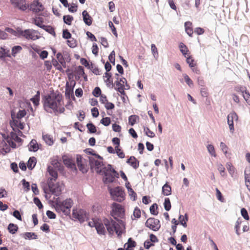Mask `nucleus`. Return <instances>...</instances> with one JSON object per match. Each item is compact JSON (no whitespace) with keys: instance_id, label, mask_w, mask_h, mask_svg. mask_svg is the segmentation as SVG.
I'll return each instance as SVG.
<instances>
[{"instance_id":"f257e3e1","label":"nucleus","mask_w":250,"mask_h":250,"mask_svg":"<svg viewBox=\"0 0 250 250\" xmlns=\"http://www.w3.org/2000/svg\"><path fill=\"white\" fill-rule=\"evenodd\" d=\"M43 107L46 112L55 115L63 113L65 109L62 95L56 92L46 96L43 99Z\"/></svg>"},{"instance_id":"f03ea898","label":"nucleus","mask_w":250,"mask_h":250,"mask_svg":"<svg viewBox=\"0 0 250 250\" xmlns=\"http://www.w3.org/2000/svg\"><path fill=\"white\" fill-rule=\"evenodd\" d=\"M26 112L24 109L20 110L16 114L12 112L11 113L12 121L10 125L15 131H19V135H22L21 130H22L25 125L23 121V118L26 115Z\"/></svg>"},{"instance_id":"7ed1b4c3","label":"nucleus","mask_w":250,"mask_h":250,"mask_svg":"<svg viewBox=\"0 0 250 250\" xmlns=\"http://www.w3.org/2000/svg\"><path fill=\"white\" fill-rule=\"evenodd\" d=\"M21 141V139L18 137L16 133L11 132L7 141L8 146L6 144L5 141L3 142H1L0 144V148L2 149L5 153L8 152L10 150L9 146L15 148L17 146L16 143H20Z\"/></svg>"},{"instance_id":"20e7f679","label":"nucleus","mask_w":250,"mask_h":250,"mask_svg":"<svg viewBox=\"0 0 250 250\" xmlns=\"http://www.w3.org/2000/svg\"><path fill=\"white\" fill-rule=\"evenodd\" d=\"M100 174L104 176L103 182L105 184L114 182L115 179V177L118 176V173L112 168L111 165H107L105 166Z\"/></svg>"},{"instance_id":"39448f33","label":"nucleus","mask_w":250,"mask_h":250,"mask_svg":"<svg viewBox=\"0 0 250 250\" xmlns=\"http://www.w3.org/2000/svg\"><path fill=\"white\" fill-rule=\"evenodd\" d=\"M72 204L73 201L70 199H66L63 202H58L55 205L56 210L58 212H62L67 215L70 213Z\"/></svg>"},{"instance_id":"423d86ee","label":"nucleus","mask_w":250,"mask_h":250,"mask_svg":"<svg viewBox=\"0 0 250 250\" xmlns=\"http://www.w3.org/2000/svg\"><path fill=\"white\" fill-rule=\"evenodd\" d=\"M111 208V215L115 219L117 217L123 218L125 216V209L121 205L114 203L112 204Z\"/></svg>"},{"instance_id":"0eeeda50","label":"nucleus","mask_w":250,"mask_h":250,"mask_svg":"<svg viewBox=\"0 0 250 250\" xmlns=\"http://www.w3.org/2000/svg\"><path fill=\"white\" fill-rule=\"evenodd\" d=\"M108 189L113 199L118 202H122L125 198V193L122 188L119 187L112 188L108 187Z\"/></svg>"},{"instance_id":"6e6552de","label":"nucleus","mask_w":250,"mask_h":250,"mask_svg":"<svg viewBox=\"0 0 250 250\" xmlns=\"http://www.w3.org/2000/svg\"><path fill=\"white\" fill-rule=\"evenodd\" d=\"M18 32L20 36L27 40H36L40 37L39 33L32 29H26L24 31L20 30H18Z\"/></svg>"},{"instance_id":"1a4fd4ad","label":"nucleus","mask_w":250,"mask_h":250,"mask_svg":"<svg viewBox=\"0 0 250 250\" xmlns=\"http://www.w3.org/2000/svg\"><path fill=\"white\" fill-rule=\"evenodd\" d=\"M48 185L50 191L56 196L59 195L63 188V185L57 183L54 184L52 180H48Z\"/></svg>"},{"instance_id":"9d476101","label":"nucleus","mask_w":250,"mask_h":250,"mask_svg":"<svg viewBox=\"0 0 250 250\" xmlns=\"http://www.w3.org/2000/svg\"><path fill=\"white\" fill-rule=\"evenodd\" d=\"M90 166L92 169L100 174L105 166H104L102 161L95 159L90 160Z\"/></svg>"},{"instance_id":"9b49d317","label":"nucleus","mask_w":250,"mask_h":250,"mask_svg":"<svg viewBox=\"0 0 250 250\" xmlns=\"http://www.w3.org/2000/svg\"><path fill=\"white\" fill-rule=\"evenodd\" d=\"M117 81L115 82L116 87L115 88L118 92H119L122 95H125V86L126 88L129 87V85L127 84V82L125 78H122L118 80V78H117Z\"/></svg>"},{"instance_id":"f8f14e48","label":"nucleus","mask_w":250,"mask_h":250,"mask_svg":"<svg viewBox=\"0 0 250 250\" xmlns=\"http://www.w3.org/2000/svg\"><path fill=\"white\" fill-rule=\"evenodd\" d=\"M73 217L79 220L80 222H83L88 218L86 212L82 209H75L73 210Z\"/></svg>"},{"instance_id":"ddd939ff","label":"nucleus","mask_w":250,"mask_h":250,"mask_svg":"<svg viewBox=\"0 0 250 250\" xmlns=\"http://www.w3.org/2000/svg\"><path fill=\"white\" fill-rule=\"evenodd\" d=\"M146 226L154 231L158 230L161 227L159 220L153 218H150L147 220Z\"/></svg>"},{"instance_id":"4468645a","label":"nucleus","mask_w":250,"mask_h":250,"mask_svg":"<svg viewBox=\"0 0 250 250\" xmlns=\"http://www.w3.org/2000/svg\"><path fill=\"white\" fill-rule=\"evenodd\" d=\"M11 3L19 10L24 11L29 7V4L25 0H11Z\"/></svg>"},{"instance_id":"2eb2a0df","label":"nucleus","mask_w":250,"mask_h":250,"mask_svg":"<svg viewBox=\"0 0 250 250\" xmlns=\"http://www.w3.org/2000/svg\"><path fill=\"white\" fill-rule=\"evenodd\" d=\"M114 231L118 235H120L125 229V225L122 220L116 219L114 220Z\"/></svg>"},{"instance_id":"dca6fc26","label":"nucleus","mask_w":250,"mask_h":250,"mask_svg":"<svg viewBox=\"0 0 250 250\" xmlns=\"http://www.w3.org/2000/svg\"><path fill=\"white\" fill-rule=\"evenodd\" d=\"M238 116L235 112H231L228 115V124L229 125V130L231 132H233L234 130V121H236L238 120Z\"/></svg>"},{"instance_id":"f3484780","label":"nucleus","mask_w":250,"mask_h":250,"mask_svg":"<svg viewBox=\"0 0 250 250\" xmlns=\"http://www.w3.org/2000/svg\"><path fill=\"white\" fill-rule=\"evenodd\" d=\"M30 10H32V11L34 12H39L40 11H41L43 10V6L39 2L38 0H34L30 5L29 6Z\"/></svg>"},{"instance_id":"a211bd4d","label":"nucleus","mask_w":250,"mask_h":250,"mask_svg":"<svg viewBox=\"0 0 250 250\" xmlns=\"http://www.w3.org/2000/svg\"><path fill=\"white\" fill-rule=\"evenodd\" d=\"M104 225L106 226L107 231L110 234L113 233L114 231V220L106 219L104 221Z\"/></svg>"},{"instance_id":"6ab92c4d","label":"nucleus","mask_w":250,"mask_h":250,"mask_svg":"<svg viewBox=\"0 0 250 250\" xmlns=\"http://www.w3.org/2000/svg\"><path fill=\"white\" fill-rule=\"evenodd\" d=\"M63 162L64 164L67 167H70L72 169L74 168L76 170L75 165L74 163V161L72 160L71 158L69 157L64 155L62 157Z\"/></svg>"},{"instance_id":"aec40b11","label":"nucleus","mask_w":250,"mask_h":250,"mask_svg":"<svg viewBox=\"0 0 250 250\" xmlns=\"http://www.w3.org/2000/svg\"><path fill=\"white\" fill-rule=\"evenodd\" d=\"M77 164L80 171L83 173L87 172V168L84 164L82 157L80 156L77 157Z\"/></svg>"},{"instance_id":"412c9836","label":"nucleus","mask_w":250,"mask_h":250,"mask_svg":"<svg viewBox=\"0 0 250 250\" xmlns=\"http://www.w3.org/2000/svg\"><path fill=\"white\" fill-rule=\"evenodd\" d=\"M83 21L85 24L90 26L92 23V19L86 10L82 12Z\"/></svg>"},{"instance_id":"4be33fe9","label":"nucleus","mask_w":250,"mask_h":250,"mask_svg":"<svg viewBox=\"0 0 250 250\" xmlns=\"http://www.w3.org/2000/svg\"><path fill=\"white\" fill-rule=\"evenodd\" d=\"M47 171L49 175L52 177L51 178H49L48 180H52V182H55L58 177L57 171L53 169V167L52 166L48 167Z\"/></svg>"},{"instance_id":"5701e85b","label":"nucleus","mask_w":250,"mask_h":250,"mask_svg":"<svg viewBox=\"0 0 250 250\" xmlns=\"http://www.w3.org/2000/svg\"><path fill=\"white\" fill-rule=\"evenodd\" d=\"M226 167L227 170L232 178L236 176V172L235 167L230 162L226 163Z\"/></svg>"},{"instance_id":"b1692460","label":"nucleus","mask_w":250,"mask_h":250,"mask_svg":"<svg viewBox=\"0 0 250 250\" xmlns=\"http://www.w3.org/2000/svg\"><path fill=\"white\" fill-rule=\"evenodd\" d=\"M96 229L97 230V233L99 234H104L105 232V229L104 227V226L102 222V221L99 220L97 223V225L96 227Z\"/></svg>"},{"instance_id":"393cba45","label":"nucleus","mask_w":250,"mask_h":250,"mask_svg":"<svg viewBox=\"0 0 250 250\" xmlns=\"http://www.w3.org/2000/svg\"><path fill=\"white\" fill-rule=\"evenodd\" d=\"M134 168L136 169L139 167V161L134 157L131 156L126 161Z\"/></svg>"},{"instance_id":"a878e982","label":"nucleus","mask_w":250,"mask_h":250,"mask_svg":"<svg viewBox=\"0 0 250 250\" xmlns=\"http://www.w3.org/2000/svg\"><path fill=\"white\" fill-rule=\"evenodd\" d=\"M42 139L45 141V143L48 146H52L54 144V140L53 137L49 134H43Z\"/></svg>"},{"instance_id":"bb28decb","label":"nucleus","mask_w":250,"mask_h":250,"mask_svg":"<svg viewBox=\"0 0 250 250\" xmlns=\"http://www.w3.org/2000/svg\"><path fill=\"white\" fill-rule=\"evenodd\" d=\"M162 194L164 196H168L171 194V187L167 184V183H166L162 187Z\"/></svg>"},{"instance_id":"cd10ccee","label":"nucleus","mask_w":250,"mask_h":250,"mask_svg":"<svg viewBox=\"0 0 250 250\" xmlns=\"http://www.w3.org/2000/svg\"><path fill=\"white\" fill-rule=\"evenodd\" d=\"M111 73L105 72L104 75V81L106 83L108 87H110L113 85V82L111 80Z\"/></svg>"},{"instance_id":"c85d7f7f","label":"nucleus","mask_w":250,"mask_h":250,"mask_svg":"<svg viewBox=\"0 0 250 250\" xmlns=\"http://www.w3.org/2000/svg\"><path fill=\"white\" fill-rule=\"evenodd\" d=\"M28 148L30 151H37L39 149V146L36 140H32L28 145Z\"/></svg>"},{"instance_id":"c756f323","label":"nucleus","mask_w":250,"mask_h":250,"mask_svg":"<svg viewBox=\"0 0 250 250\" xmlns=\"http://www.w3.org/2000/svg\"><path fill=\"white\" fill-rule=\"evenodd\" d=\"M136 243L131 238H129L128 242L125 244V248L126 250H133L132 248L135 247Z\"/></svg>"},{"instance_id":"7c9ffc66","label":"nucleus","mask_w":250,"mask_h":250,"mask_svg":"<svg viewBox=\"0 0 250 250\" xmlns=\"http://www.w3.org/2000/svg\"><path fill=\"white\" fill-rule=\"evenodd\" d=\"M139 121V117L136 115H132L128 118V123L131 125L133 126L136 123H138Z\"/></svg>"},{"instance_id":"2f4dec72","label":"nucleus","mask_w":250,"mask_h":250,"mask_svg":"<svg viewBox=\"0 0 250 250\" xmlns=\"http://www.w3.org/2000/svg\"><path fill=\"white\" fill-rule=\"evenodd\" d=\"M217 168L219 171L221 176L223 177H225L227 176V173L225 172V168L221 163H217Z\"/></svg>"},{"instance_id":"473e14b6","label":"nucleus","mask_w":250,"mask_h":250,"mask_svg":"<svg viewBox=\"0 0 250 250\" xmlns=\"http://www.w3.org/2000/svg\"><path fill=\"white\" fill-rule=\"evenodd\" d=\"M207 149L208 152L210 154V156L216 157L217 155L216 154V152L215 150V148L214 146L212 145L208 144L207 146Z\"/></svg>"},{"instance_id":"72a5a7b5","label":"nucleus","mask_w":250,"mask_h":250,"mask_svg":"<svg viewBox=\"0 0 250 250\" xmlns=\"http://www.w3.org/2000/svg\"><path fill=\"white\" fill-rule=\"evenodd\" d=\"M179 222L180 224L184 227L186 228L187 226V222L188 220V217L187 214H185V217L182 215H180L179 217Z\"/></svg>"},{"instance_id":"f704fd0d","label":"nucleus","mask_w":250,"mask_h":250,"mask_svg":"<svg viewBox=\"0 0 250 250\" xmlns=\"http://www.w3.org/2000/svg\"><path fill=\"white\" fill-rule=\"evenodd\" d=\"M57 59L58 60V62L62 65V67H66V62L64 59L63 56L62 55L61 53H58L56 55Z\"/></svg>"},{"instance_id":"c9c22d12","label":"nucleus","mask_w":250,"mask_h":250,"mask_svg":"<svg viewBox=\"0 0 250 250\" xmlns=\"http://www.w3.org/2000/svg\"><path fill=\"white\" fill-rule=\"evenodd\" d=\"M36 164V159L35 157L30 158L27 164L28 168L32 169L35 166Z\"/></svg>"},{"instance_id":"e433bc0d","label":"nucleus","mask_w":250,"mask_h":250,"mask_svg":"<svg viewBox=\"0 0 250 250\" xmlns=\"http://www.w3.org/2000/svg\"><path fill=\"white\" fill-rule=\"evenodd\" d=\"M191 23L189 21H187L185 23V27L187 33L189 36H191L193 32L191 28Z\"/></svg>"},{"instance_id":"4c0bfd02","label":"nucleus","mask_w":250,"mask_h":250,"mask_svg":"<svg viewBox=\"0 0 250 250\" xmlns=\"http://www.w3.org/2000/svg\"><path fill=\"white\" fill-rule=\"evenodd\" d=\"M22 47L20 45L14 46L12 48V55L15 57L16 55L21 52Z\"/></svg>"},{"instance_id":"58836bf2","label":"nucleus","mask_w":250,"mask_h":250,"mask_svg":"<svg viewBox=\"0 0 250 250\" xmlns=\"http://www.w3.org/2000/svg\"><path fill=\"white\" fill-rule=\"evenodd\" d=\"M31 101L36 106H37L39 104L40 102V92L37 91V94L31 99Z\"/></svg>"},{"instance_id":"ea45409f","label":"nucleus","mask_w":250,"mask_h":250,"mask_svg":"<svg viewBox=\"0 0 250 250\" xmlns=\"http://www.w3.org/2000/svg\"><path fill=\"white\" fill-rule=\"evenodd\" d=\"M242 222L243 221L242 220V219L241 218H238L235 223V229L236 233L237 235H240L239 229L240 228V225L242 223Z\"/></svg>"},{"instance_id":"a19ab883","label":"nucleus","mask_w":250,"mask_h":250,"mask_svg":"<svg viewBox=\"0 0 250 250\" xmlns=\"http://www.w3.org/2000/svg\"><path fill=\"white\" fill-rule=\"evenodd\" d=\"M8 229L10 233L14 234L18 230V227L13 223H10L8 226Z\"/></svg>"},{"instance_id":"79ce46f5","label":"nucleus","mask_w":250,"mask_h":250,"mask_svg":"<svg viewBox=\"0 0 250 250\" xmlns=\"http://www.w3.org/2000/svg\"><path fill=\"white\" fill-rule=\"evenodd\" d=\"M140 216L141 211L138 208H136L133 211V215L131 216V218L132 220H135L140 218Z\"/></svg>"},{"instance_id":"37998d69","label":"nucleus","mask_w":250,"mask_h":250,"mask_svg":"<svg viewBox=\"0 0 250 250\" xmlns=\"http://www.w3.org/2000/svg\"><path fill=\"white\" fill-rule=\"evenodd\" d=\"M52 63L57 70L60 71H63L62 65L59 64V62L54 58L52 60Z\"/></svg>"},{"instance_id":"c03bdc74","label":"nucleus","mask_w":250,"mask_h":250,"mask_svg":"<svg viewBox=\"0 0 250 250\" xmlns=\"http://www.w3.org/2000/svg\"><path fill=\"white\" fill-rule=\"evenodd\" d=\"M115 153L117 154L118 156L121 159L124 158L125 157V153L124 152L119 148L118 146H116L115 147Z\"/></svg>"},{"instance_id":"a18cd8bd","label":"nucleus","mask_w":250,"mask_h":250,"mask_svg":"<svg viewBox=\"0 0 250 250\" xmlns=\"http://www.w3.org/2000/svg\"><path fill=\"white\" fill-rule=\"evenodd\" d=\"M245 182H250V167H246L245 171Z\"/></svg>"},{"instance_id":"49530a36","label":"nucleus","mask_w":250,"mask_h":250,"mask_svg":"<svg viewBox=\"0 0 250 250\" xmlns=\"http://www.w3.org/2000/svg\"><path fill=\"white\" fill-rule=\"evenodd\" d=\"M144 132L145 134L149 137L153 138L155 137V133L151 131L147 127H144Z\"/></svg>"},{"instance_id":"de8ad7c7","label":"nucleus","mask_w":250,"mask_h":250,"mask_svg":"<svg viewBox=\"0 0 250 250\" xmlns=\"http://www.w3.org/2000/svg\"><path fill=\"white\" fill-rule=\"evenodd\" d=\"M63 20L66 24L68 25H71L72 21L73 20V17L70 15L64 16Z\"/></svg>"},{"instance_id":"09e8293b","label":"nucleus","mask_w":250,"mask_h":250,"mask_svg":"<svg viewBox=\"0 0 250 250\" xmlns=\"http://www.w3.org/2000/svg\"><path fill=\"white\" fill-rule=\"evenodd\" d=\"M164 206L165 210L167 211H169L170 209L171 206L170 200L168 198H165Z\"/></svg>"},{"instance_id":"8fccbe9b","label":"nucleus","mask_w":250,"mask_h":250,"mask_svg":"<svg viewBox=\"0 0 250 250\" xmlns=\"http://www.w3.org/2000/svg\"><path fill=\"white\" fill-rule=\"evenodd\" d=\"M24 236L25 239H36L37 238V235L33 232H26Z\"/></svg>"},{"instance_id":"3c124183","label":"nucleus","mask_w":250,"mask_h":250,"mask_svg":"<svg viewBox=\"0 0 250 250\" xmlns=\"http://www.w3.org/2000/svg\"><path fill=\"white\" fill-rule=\"evenodd\" d=\"M100 123L104 126H108L111 123L110 118L109 117L103 118L101 120Z\"/></svg>"},{"instance_id":"603ef678","label":"nucleus","mask_w":250,"mask_h":250,"mask_svg":"<svg viewBox=\"0 0 250 250\" xmlns=\"http://www.w3.org/2000/svg\"><path fill=\"white\" fill-rule=\"evenodd\" d=\"M128 192L130 197V198L132 199L133 201H135L136 200V194L133 191V190L131 188H127Z\"/></svg>"},{"instance_id":"864d4df0","label":"nucleus","mask_w":250,"mask_h":250,"mask_svg":"<svg viewBox=\"0 0 250 250\" xmlns=\"http://www.w3.org/2000/svg\"><path fill=\"white\" fill-rule=\"evenodd\" d=\"M180 50L182 54L186 56L188 52V48L183 43H180L179 45Z\"/></svg>"},{"instance_id":"5fc2aeb1","label":"nucleus","mask_w":250,"mask_h":250,"mask_svg":"<svg viewBox=\"0 0 250 250\" xmlns=\"http://www.w3.org/2000/svg\"><path fill=\"white\" fill-rule=\"evenodd\" d=\"M184 79L186 83L188 84L189 87H192L193 85L192 81L190 79V78L187 75H183Z\"/></svg>"},{"instance_id":"6e6d98bb","label":"nucleus","mask_w":250,"mask_h":250,"mask_svg":"<svg viewBox=\"0 0 250 250\" xmlns=\"http://www.w3.org/2000/svg\"><path fill=\"white\" fill-rule=\"evenodd\" d=\"M220 147L221 148V150L224 153V154L226 156L228 153V147L227 145L223 142H221L220 144Z\"/></svg>"},{"instance_id":"4d7b16f0","label":"nucleus","mask_w":250,"mask_h":250,"mask_svg":"<svg viewBox=\"0 0 250 250\" xmlns=\"http://www.w3.org/2000/svg\"><path fill=\"white\" fill-rule=\"evenodd\" d=\"M86 126L90 133H95L96 132V128L95 126L92 123H88L87 124Z\"/></svg>"},{"instance_id":"13d9d810","label":"nucleus","mask_w":250,"mask_h":250,"mask_svg":"<svg viewBox=\"0 0 250 250\" xmlns=\"http://www.w3.org/2000/svg\"><path fill=\"white\" fill-rule=\"evenodd\" d=\"M241 214L245 220H249L250 219L248 212L245 208H242L241 209Z\"/></svg>"},{"instance_id":"bf43d9fd","label":"nucleus","mask_w":250,"mask_h":250,"mask_svg":"<svg viewBox=\"0 0 250 250\" xmlns=\"http://www.w3.org/2000/svg\"><path fill=\"white\" fill-rule=\"evenodd\" d=\"M157 205L156 204H154L150 207V211L151 214L153 215H157L158 214V211L156 210L157 208Z\"/></svg>"},{"instance_id":"052dcab7","label":"nucleus","mask_w":250,"mask_h":250,"mask_svg":"<svg viewBox=\"0 0 250 250\" xmlns=\"http://www.w3.org/2000/svg\"><path fill=\"white\" fill-rule=\"evenodd\" d=\"M151 49L152 51V53L154 56V57H156L158 56V53L157 51V49L154 44H152L151 45Z\"/></svg>"},{"instance_id":"680f3d73","label":"nucleus","mask_w":250,"mask_h":250,"mask_svg":"<svg viewBox=\"0 0 250 250\" xmlns=\"http://www.w3.org/2000/svg\"><path fill=\"white\" fill-rule=\"evenodd\" d=\"M235 90L238 92H240L243 95V93H245V91H247L246 90V88L243 86H237L235 87Z\"/></svg>"},{"instance_id":"e2e57ef3","label":"nucleus","mask_w":250,"mask_h":250,"mask_svg":"<svg viewBox=\"0 0 250 250\" xmlns=\"http://www.w3.org/2000/svg\"><path fill=\"white\" fill-rule=\"evenodd\" d=\"M108 25L110 27V28H111L113 34L116 37H117L118 34H117V32L116 31V29L115 27H114L113 23L111 21L108 22Z\"/></svg>"},{"instance_id":"0e129e2a","label":"nucleus","mask_w":250,"mask_h":250,"mask_svg":"<svg viewBox=\"0 0 250 250\" xmlns=\"http://www.w3.org/2000/svg\"><path fill=\"white\" fill-rule=\"evenodd\" d=\"M243 96L246 102L250 105V94L248 91L243 93Z\"/></svg>"},{"instance_id":"69168bd1","label":"nucleus","mask_w":250,"mask_h":250,"mask_svg":"<svg viewBox=\"0 0 250 250\" xmlns=\"http://www.w3.org/2000/svg\"><path fill=\"white\" fill-rule=\"evenodd\" d=\"M51 164L54 167L56 168H59V167L60 166V163L56 159H52L51 161Z\"/></svg>"},{"instance_id":"338daca9","label":"nucleus","mask_w":250,"mask_h":250,"mask_svg":"<svg viewBox=\"0 0 250 250\" xmlns=\"http://www.w3.org/2000/svg\"><path fill=\"white\" fill-rule=\"evenodd\" d=\"M101 93V90L98 87H96L94 88L93 91V94L95 97H99Z\"/></svg>"},{"instance_id":"774afa93","label":"nucleus","mask_w":250,"mask_h":250,"mask_svg":"<svg viewBox=\"0 0 250 250\" xmlns=\"http://www.w3.org/2000/svg\"><path fill=\"white\" fill-rule=\"evenodd\" d=\"M99 219H93L91 221L88 222V225L91 227H95L96 228L97 223L98 222Z\"/></svg>"}]
</instances>
